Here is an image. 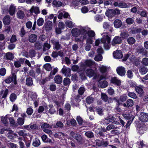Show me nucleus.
<instances>
[{"label":"nucleus","mask_w":148,"mask_h":148,"mask_svg":"<svg viewBox=\"0 0 148 148\" xmlns=\"http://www.w3.org/2000/svg\"><path fill=\"white\" fill-rule=\"evenodd\" d=\"M110 40L111 38L107 35H104V36L100 39H98L96 40L95 45L98 46L100 43H103L104 49L106 50H109L110 47Z\"/></svg>","instance_id":"nucleus-1"},{"label":"nucleus","mask_w":148,"mask_h":148,"mask_svg":"<svg viewBox=\"0 0 148 148\" xmlns=\"http://www.w3.org/2000/svg\"><path fill=\"white\" fill-rule=\"evenodd\" d=\"M120 14V10L117 9L115 10L110 9L106 11V15L108 17H112L116 14Z\"/></svg>","instance_id":"nucleus-2"},{"label":"nucleus","mask_w":148,"mask_h":148,"mask_svg":"<svg viewBox=\"0 0 148 148\" xmlns=\"http://www.w3.org/2000/svg\"><path fill=\"white\" fill-rule=\"evenodd\" d=\"M70 135L76 140L78 143L79 144L82 143L83 139L80 134L75 133L74 132L72 131L70 133Z\"/></svg>","instance_id":"nucleus-3"},{"label":"nucleus","mask_w":148,"mask_h":148,"mask_svg":"<svg viewBox=\"0 0 148 148\" xmlns=\"http://www.w3.org/2000/svg\"><path fill=\"white\" fill-rule=\"evenodd\" d=\"M100 72L102 73V75H100L99 81L103 79H106L108 78L107 74L106 73L107 72L106 67L104 66H102L100 68Z\"/></svg>","instance_id":"nucleus-4"},{"label":"nucleus","mask_w":148,"mask_h":148,"mask_svg":"<svg viewBox=\"0 0 148 148\" xmlns=\"http://www.w3.org/2000/svg\"><path fill=\"white\" fill-rule=\"evenodd\" d=\"M51 42L54 47V49L58 50L61 49L62 47L59 43L58 40L55 39H52L51 40Z\"/></svg>","instance_id":"nucleus-5"},{"label":"nucleus","mask_w":148,"mask_h":148,"mask_svg":"<svg viewBox=\"0 0 148 148\" xmlns=\"http://www.w3.org/2000/svg\"><path fill=\"white\" fill-rule=\"evenodd\" d=\"M61 72L65 77H70L71 76V71L70 69L66 67L65 66H63V67L61 70Z\"/></svg>","instance_id":"nucleus-6"},{"label":"nucleus","mask_w":148,"mask_h":148,"mask_svg":"<svg viewBox=\"0 0 148 148\" xmlns=\"http://www.w3.org/2000/svg\"><path fill=\"white\" fill-rule=\"evenodd\" d=\"M140 121L144 123L148 121V114L146 113L142 112L140 114L139 117Z\"/></svg>","instance_id":"nucleus-7"},{"label":"nucleus","mask_w":148,"mask_h":148,"mask_svg":"<svg viewBox=\"0 0 148 148\" xmlns=\"http://www.w3.org/2000/svg\"><path fill=\"white\" fill-rule=\"evenodd\" d=\"M122 42V39L121 37L119 36L115 37L111 42L113 46H115L117 45L121 44Z\"/></svg>","instance_id":"nucleus-8"},{"label":"nucleus","mask_w":148,"mask_h":148,"mask_svg":"<svg viewBox=\"0 0 148 148\" xmlns=\"http://www.w3.org/2000/svg\"><path fill=\"white\" fill-rule=\"evenodd\" d=\"M86 75L89 77H91L94 76L93 78L96 79L97 77V75H96L94 71L92 69H88L86 71Z\"/></svg>","instance_id":"nucleus-9"},{"label":"nucleus","mask_w":148,"mask_h":148,"mask_svg":"<svg viewBox=\"0 0 148 148\" xmlns=\"http://www.w3.org/2000/svg\"><path fill=\"white\" fill-rule=\"evenodd\" d=\"M118 74L121 76H123L125 75L126 71L125 68L122 66L118 67L116 69Z\"/></svg>","instance_id":"nucleus-10"},{"label":"nucleus","mask_w":148,"mask_h":148,"mask_svg":"<svg viewBox=\"0 0 148 148\" xmlns=\"http://www.w3.org/2000/svg\"><path fill=\"white\" fill-rule=\"evenodd\" d=\"M101 99L104 102L108 103H111L112 99L111 97L108 98V96L105 93H101Z\"/></svg>","instance_id":"nucleus-11"},{"label":"nucleus","mask_w":148,"mask_h":148,"mask_svg":"<svg viewBox=\"0 0 148 148\" xmlns=\"http://www.w3.org/2000/svg\"><path fill=\"white\" fill-rule=\"evenodd\" d=\"M114 58L116 59H120L123 57V54L121 51L120 50H117L113 53Z\"/></svg>","instance_id":"nucleus-12"},{"label":"nucleus","mask_w":148,"mask_h":148,"mask_svg":"<svg viewBox=\"0 0 148 148\" xmlns=\"http://www.w3.org/2000/svg\"><path fill=\"white\" fill-rule=\"evenodd\" d=\"M53 26V23L51 21H47L45 23L44 27L46 30H50L52 29Z\"/></svg>","instance_id":"nucleus-13"},{"label":"nucleus","mask_w":148,"mask_h":148,"mask_svg":"<svg viewBox=\"0 0 148 148\" xmlns=\"http://www.w3.org/2000/svg\"><path fill=\"white\" fill-rule=\"evenodd\" d=\"M103 27L108 31H109L110 33H111L113 31L112 27L107 22H106L104 23Z\"/></svg>","instance_id":"nucleus-14"},{"label":"nucleus","mask_w":148,"mask_h":148,"mask_svg":"<svg viewBox=\"0 0 148 148\" xmlns=\"http://www.w3.org/2000/svg\"><path fill=\"white\" fill-rule=\"evenodd\" d=\"M110 81L111 83L118 86H120L121 84V81L115 77H112Z\"/></svg>","instance_id":"nucleus-15"},{"label":"nucleus","mask_w":148,"mask_h":148,"mask_svg":"<svg viewBox=\"0 0 148 148\" xmlns=\"http://www.w3.org/2000/svg\"><path fill=\"white\" fill-rule=\"evenodd\" d=\"M26 85L28 87L32 86L33 85V81L32 79L30 76L26 77Z\"/></svg>","instance_id":"nucleus-16"},{"label":"nucleus","mask_w":148,"mask_h":148,"mask_svg":"<svg viewBox=\"0 0 148 148\" xmlns=\"http://www.w3.org/2000/svg\"><path fill=\"white\" fill-rule=\"evenodd\" d=\"M8 91V89L1 90L0 92V97H1V99H5L7 97Z\"/></svg>","instance_id":"nucleus-17"},{"label":"nucleus","mask_w":148,"mask_h":148,"mask_svg":"<svg viewBox=\"0 0 148 148\" xmlns=\"http://www.w3.org/2000/svg\"><path fill=\"white\" fill-rule=\"evenodd\" d=\"M3 21L4 25H9L11 21L10 16L8 15H6L3 18Z\"/></svg>","instance_id":"nucleus-18"},{"label":"nucleus","mask_w":148,"mask_h":148,"mask_svg":"<svg viewBox=\"0 0 148 148\" xmlns=\"http://www.w3.org/2000/svg\"><path fill=\"white\" fill-rule=\"evenodd\" d=\"M31 14L34 13L36 14H39L40 12L39 7L37 6H33L29 10Z\"/></svg>","instance_id":"nucleus-19"},{"label":"nucleus","mask_w":148,"mask_h":148,"mask_svg":"<svg viewBox=\"0 0 148 148\" xmlns=\"http://www.w3.org/2000/svg\"><path fill=\"white\" fill-rule=\"evenodd\" d=\"M71 33L72 36L74 37H77L81 34L80 30L77 28H74L71 30Z\"/></svg>","instance_id":"nucleus-20"},{"label":"nucleus","mask_w":148,"mask_h":148,"mask_svg":"<svg viewBox=\"0 0 148 148\" xmlns=\"http://www.w3.org/2000/svg\"><path fill=\"white\" fill-rule=\"evenodd\" d=\"M37 38V36L36 35L32 34L29 36L28 40L30 42L34 43L36 42Z\"/></svg>","instance_id":"nucleus-21"},{"label":"nucleus","mask_w":148,"mask_h":148,"mask_svg":"<svg viewBox=\"0 0 148 148\" xmlns=\"http://www.w3.org/2000/svg\"><path fill=\"white\" fill-rule=\"evenodd\" d=\"M143 87L142 86H136L135 88V90L136 92L139 94L141 95L140 96H141L144 93L143 90Z\"/></svg>","instance_id":"nucleus-22"},{"label":"nucleus","mask_w":148,"mask_h":148,"mask_svg":"<svg viewBox=\"0 0 148 148\" xmlns=\"http://www.w3.org/2000/svg\"><path fill=\"white\" fill-rule=\"evenodd\" d=\"M113 23L114 27L116 28H120L122 25L121 21L119 19L115 20Z\"/></svg>","instance_id":"nucleus-23"},{"label":"nucleus","mask_w":148,"mask_h":148,"mask_svg":"<svg viewBox=\"0 0 148 148\" xmlns=\"http://www.w3.org/2000/svg\"><path fill=\"white\" fill-rule=\"evenodd\" d=\"M36 51L33 49H30L28 51L29 57L31 58L35 57L36 55Z\"/></svg>","instance_id":"nucleus-24"},{"label":"nucleus","mask_w":148,"mask_h":148,"mask_svg":"<svg viewBox=\"0 0 148 148\" xmlns=\"http://www.w3.org/2000/svg\"><path fill=\"white\" fill-rule=\"evenodd\" d=\"M62 81V77L60 75H58L54 77V81L57 84H61Z\"/></svg>","instance_id":"nucleus-25"},{"label":"nucleus","mask_w":148,"mask_h":148,"mask_svg":"<svg viewBox=\"0 0 148 148\" xmlns=\"http://www.w3.org/2000/svg\"><path fill=\"white\" fill-rule=\"evenodd\" d=\"M120 36L123 39H126L129 36L128 32L126 30H124L121 32Z\"/></svg>","instance_id":"nucleus-26"},{"label":"nucleus","mask_w":148,"mask_h":148,"mask_svg":"<svg viewBox=\"0 0 148 148\" xmlns=\"http://www.w3.org/2000/svg\"><path fill=\"white\" fill-rule=\"evenodd\" d=\"M137 52L140 54H142V55L147 56V52L143 48H140L137 50Z\"/></svg>","instance_id":"nucleus-27"},{"label":"nucleus","mask_w":148,"mask_h":148,"mask_svg":"<svg viewBox=\"0 0 148 148\" xmlns=\"http://www.w3.org/2000/svg\"><path fill=\"white\" fill-rule=\"evenodd\" d=\"M41 138L43 141L45 143H51L52 142V140H51L48 138L47 136L45 134L41 136Z\"/></svg>","instance_id":"nucleus-28"},{"label":"nucleus","mask_w":148,"mask_h":148,"mask_svg":"<svg viewBox=\"0 0 148 148\" xmlns=\"http://www.w3.org/2000/svg\"><path fill=\"white\" fill-rule=\"evenodd\" d=\"M89 28L86 27H82L80 28V31L81 34L87 33L90 30Z\"/></svg>","instance_id":"nucleus-29"},{"label":"nucleus","mask_w":148,"mask_h":148,"mask_svg":"<svg viewBox=\"0 0 148 148\" xmlns=\"http://www.w3.org/2000/svg\"><path fill=\"white\" fill-rule=\"evenodd\" d=\"M108 85V83L106 81H102L99 83V86L101 88H105Z\"/></svg>","instance_id":"nucleus-30"},{"label":"nucleus","mask_w":148,"mask_h":148,"mask_svg":"<svg viewBox=\"0 0 148 148\" xmlns=\"http://www.w3.org/2000/svg\"><path fill=\"white\" fill-rule=\"evenodd\" d=\"M16 15L17 17L20 19H23L25 16V14L24 12L21 10H19L18 11Z\"/></svg>","instance_id":"nucleus-31"},{"label":"nucleus","mask_w":148,"mask_h":148,"mask_svg":"<svg viewBox=\"0 0 148 148\" xmlns=\"http://www.w3.org/2000/svg\"><path fill=\"white\" fill-rule=\"evenodd\" d=\"M84 135L88 138H94V136L93 132L90 131L85 132Z\"/></svg>","instance_id":"nucleus-32"},{"label":"nucleus","mask_w":148,"mask_h":148,"mask_svg":"<svg viewBox=\"0 0 148 148\" xmlns=\"http://www.w3.org/2000/svg\"><path fill=\"white\" fill-rule=\"evenodd\" d=\"M40 144V142L39 139L38 138H36L33 140L32 145L35 147H38Z\"/></svg>","instance_id":"nucleus-33"},{"label":"nucleus","mask_w":148,"mask_h":148,"mask_svg":"<svg viewBox=\"0 0 148 148\" xmlns=\"http://www.w3.org/2000/svg\"><path fill=\"white\" fill-rule=\"evenodd\" d=\"M52 4L55 7H60L62 5L63 3L59 1L54 0Z\"/></svg>","instance_id":"nucleus-34"},{"label":"nucleus","mask_w":148,"mask_h":148,"mask_svg":"<svg viewBox=\"0 0 148 148\" xmlns=\"http://www.w3.org/2000/svg\"><path fill=\"white\" fill-rule=\"evenodd\" d=\"M9 118L7 117V116L6 115L5 116H2L1 118V122L5 125L6 126L8 124V119Z\"/></svg>","instance_id":"nucleus-35"},{"label":"nucleus","mask_w":148,"mask_h":148,"mask_svg":"<svg viewBox=\"0 0 148 148\" xmlns=\"http://www.w3.org/2000/svg\"><path fill=\"white\" fill-rule=\"evenodd\" d=\"M139 71L141 74H145L147 72L148 69L145 66H141L140 67Z\"/></svg>","instance_id":"nucleus-36"},{"label":"nucleus","mask_w":148,"mask_h":148,"mask_svg":"<svg viewBox=\"0 0 148 148\" xmlns=\"http://www.w3.org/2000/svg\"><path fill=\"white\" fill-rule=\"evenodd\" d=\"M9 77H11V79L12 82L13 81L15 85H16L17 84L16 80V76L14 73H12Z\"/></svg>","instance_id":"nucleus-37"},{"label":"nucleus","mask_w":148,"mask_h":148,"mask_svg":"<svg viewBox=\"0 0 148 148\" xmlns=\"http://www.w3.org/2000/svg\"><path fill=\"white\" fill-rule=\"evenodd\" d=\"M66 77L64 78L63 81V84L65 86H69L71 83L70 79L68 77Z\"/></svg>","instance_id":"nucleus-38"},{"label":"nucleus","mask_w":148,"mask_h":148,"mask_svg":"<svg viewBox=\"0 0 148 148\" xmlns=\"http://www.w3.org/2000/svg\"><path fill=\"white\" fill-rule=\"evenodd\" d=\"M142 29L141 28H138L137 27H133L131 30V32L133 34H135L141 32Z\"/></svg>","instance_id":"nucleus-39"},{"label":"nucleus","mask_w":148,"mask_h":148,"mask_svg":"<svg viewBox=\"0 0 148 148\" xmlns=\"http://www.w3.org/2000/svg\"><path fill=\"white\" fill-rule=\"evenodd\" d=\"M16 8L13 5H11L10 7L9 12L11 15L13 16L15 13Z\"/></svg>","instance_id":"nucleus-40"},{"label":"nucleus","mask_w":148,"mask_h":148,"mask_svg":"<svg viewBox=\"0 0 148 148\" xmlns=\"http://www.w3.org/2000/svg\"><path fill=\"white\" fill-rule=\"evenodd\" d=\"M123 117L126 119L129 120V121L133 120L134 118V116H132L130 114H123Z\"/></svg>","instance_id":"nucleus-41"},{"label":"nucleus","mask_w":148,"mask_h":148,"mask_svg":"<svg viewBox=\"0 0 148 148\" xmlns=\"http://www.w3.org/2000/svg\"><path fill=\"white\" fill-rule=\"evenodd\" d=\"M58 69L57 68H54L53 70H52L50 72L49 75V77L50 78H53V76L54 75L56 74L58 72Z\"/></svg>","instance_id":"nucleus-42"},{"label":"nucleus","mask_w":148,"mask_h":148,"mask_svg":"<svg viewBox=\"0 0 148 148\" xmlns=\"http://www.w3.org/2000/svg\"><path fill=\"white\" fill-rule=\"evenodd\" d=\"M42 45L39 41H37L34 43V46L38 50H40L42 48Z\"/></svg>","instance_id":"nucleus-43"},{"label":"nucleus","mask_w":148,"mask_h":148,"mask_svg":"<svg viewBox=\"0 0 148 148\" xmlns=\"http://www.w3.org/2000/svg\"><path fill=\"white\" fill-rule=\"evenodd\" d=\"M14 55L10 52L7 53L6 55V59L8 60H12L14 58Z\"/></svg>","instance_id":"nucleus-44"},{"label":"nucleus","mask_w":148,"mask_h":148,"mask_svg":"<svg viewBox=\"0 0 148 148\" xmlns=\"http://www.w3.org/2000/svg\"><path fill=\"white\" fill-rule=\"evenodd\" d=\"M135 39L132 37L128 38L127 39L128 43L130 45H133L136 42Z\"/></svg>","instance_id":"nucleus-45"},{"label":"nucleus","mask_w":148,"mask_h":148,"mask_svg":"<svg viewBox=\"0 0 148 148\" xmlns=\"http://www.w3.org/2000/svg\"><path fill=\"white\" fill-rule=\"evenodd\" d=\"M126 23L128 25H132L133 24L134 22V18L132 17V18H128L126 20Z\"/></svg>","instance_id":"nucleus-46"},{"label":"nucleus","mask_w":148,"mask_h":148,"mask_svg":"<svg viewBox=\"0 0 148 148\" xmlns=\"http://www.w3.org/2000/svg\"><path fill=\"white\" fill-rule=\"evenodd\" d=\"M85 91V88L84 86L80 87L78 90L79 94L81 96L82 95Z\"/></svg>","instance_id":"nucleus-47"},{"label":"nucleus","mask_w":148,"mask_h":148,"mask_svg":"<svg viewBox=\"0 0 148 148\" xmlns=\"http://www.w3.org/2000/svg\"><path fill=\"white\" fill-rule=\"evenodd\" d=\"M51 47L50 45L47 43H45L44 44L43 47V51H45L46 50H47L49 49Z\"/></svg>","instance_id":"nucleus-48"},{"label":"nucleus","mask_w":148,"mask_h":148,"mask_svg":"<svg viewBox=\"0 0 148 148\" xmlns=\"http://www.w3.org/2000/svg\"><path fill=\"white\" fill-rule=\"evenodd\" d=\"M66 25L69 28H72L74 26L75 24L71 21H67L65 22Z\"/></svg>","instance_id":"nucleus-49"},{"label":"nucleus","mask_w":148,"mask_h":148,"mask_svg":"<svg viewBox=\"0 0 148 148\" xmlns=\"http://www.w3.org/2000/svg\"><path fill=\"white\" fill-rule=\"evenodd\" d=\"M25 119L19 117L17 119L16 122L18 125H22L24 123Z\"/></svg>","instance_id":"nucleus-50"},{"label":"nucleus","mask_w":148,"mask_h":148,"mask_svg":"<svg viewBox=\"0 0 148 148\" xmlns=\"http://www.w3.org/2000/svg\"><path fill=\"white\" fill-rule=\"evenodd\" d=\"M127 95L129 97L134 99H136L137 98L136 94L134 92H128Z\"/></svg>","instance_id":"nucleus-51"},{"label":"nucleus","mask_w":148,"mask_h":148,"mask_svg":"<svg viewBox=\"0 0 148 148\" xmlns=\"http://www.w3.org/2000/svg\"><path fill=\"white\" fill-rule=\"evenodd\" d=\"M37 23L39 26L42 25L44 23V20L43 18H40L37 20Z\"/></svg>","instance_id":"nucleus-52"},{"label":"nucleus","mask_w":148,"mask_h":148,"mask_svg":"<svg viewBox=\"0 0 148 148\" xmlns=\"http://www.w3.org/2000/svg\"><path fill=\"white\" fill-rule=\"evenodd\" d=\"M86 102L88 104L92 103L94 101V98L91 96L88 97L86 99Z\"/></svg>","instance_id":"nucleus-53"},{"label":"nucleus","mask_w":148,"mask_h":148,"mask_svg":"<svg viewBox=\"0 0 148 148\" xmlns=\"http://www.w3.org/2000/svg\"><path fill=\"white\" fill-rule=\"evenodd\" d=\"M94 59L97 61H101L102 59V56L101 54L97 55L95 57Z\"/></svg>","instance_id":"nucleus-54"},{"label":"nucleus","mask_w":148,"mask_h":148,"mask_svg":"<svg viewBox=\"0 0 148 148\" xmlns=\"http://www.w3.org/2000/svg\"><path fill=\"white\" fill-rule=\"evenodd\" d=\"M126 103L127 104V106L128 108L131 107L134 105V101L132 99H129L127 100Z\"/></svg>","instance_id":"nucleus-55"},{"label":"nucleus","mask_w":148,"mask_h":148,"mask_svg":"<svg viewBox=\"0 0 148 148\" xmlns=\"http://www.w3.org/2000/svg\"><path fill=\"white\" fill-rule=\"evenodd\" d=\"M17 96L14 93H12L10 96V101L12 102H14L16 99Z\"/></svg>","instance_id":"nucleus-56"},{"label":"nucleus","mask_w":148,"mask_h":148,"mask_svg":"<svg viewBox=\"0 0 148 148\" xmlns=\"http://www.w3.org/2000/svg\"><path fill=\"white\" fill-rule=\"evenodd\" d=\"M127 99V97L126 95L124 94L120 97V100L121 101L123 102L125 101Z\"/></svg>","instance_id":"nucleus-57"},{"label":"nucleus","mask_w":148,"mask_h":148,"mask_svg":"<svg viewBox=\"0 0 148 148\" xmlns=\"http://www.w3.org/2000/svg\"><path fill=\"white\" fill-rule=\"evenodd\" d=\"M33 112V110L31 108L29 107L27 109L26 112L28 115L29 116L31 115Z\"/></svg>","instance_id":"nucleus-58"},{"label":"nucleus","mask_w":148,"mask_h":148,"mask_svg":"<svg viewBox=\"0 0 148 148\" xmlns=\"http://www.w3.org/2000/svg\"><path fill=\"white\" fill-rule=\"evenodd\" d=\"M127 77L130 79L132 78L133 76V74L132 71L131 70H129L127 72Z\"/></svg>","instance_id":"nucleus-59"},{"label":"nucleus","mask_w":148,"mask_h":148,"mask_svg":"<svg viewBox=\"0 0 148 148\" xmlns=\"http://www.w3.org/2000/svg\"><path fill=\"white\" fill-rule=\"evenodd\" d=\"M96 110L97 112L100 115L103 114V110L102 108L98 107L96 108Z\"/></svg>","instance_id":"nucleus-60"},{"label":"nucleus","mask_w":148,"mask_h":148,"mask_svg":"<svg viewBox=\"0 0 148 148\" xmlns=\"http://www.w3.org/2000/svg\"><path fill=\"white\" fill-rule=\"evenodd\" d=\"M30 128L33 130H38L39 129V126L36 124H33L30 126Z\"/></svg>","instance_id":"nucleus-61"},{"label":"nucleus","mask_w":148,"mask_h":148,"mask_svg":"<svg viewBox=\"0 0 148 148\" xmlns=\"http://www.w3.org/2000/svg\"><path fill=\"white\" fill-rule=\"evenodd\" d=\"M98 134L99 136V137L103 140L106 138L107 137V136L101 131H100L99 132Z\"/></svg>","instance_id":"nucleus-62"},{"label":"nucleus","mask_w":148,"mask_h":148,"mask_svg":"<svg viewBox=\"0 0 148 148\" xmlns=\"http://www.w3.org/2000/svg\"><path fill=\"white\" fill-rule=\"evenodd\" d=\"M6 69L4 68H2L0 69V75L1 76H4L6 73Z\"/></svg>","instance_id":"nucleus-63"},{"label":"nucleus","mask_w":148,"mask_h":148,"mask_svg":"<svg viewBox=\"0 0 148 148\" xmlns=\"http://www.w3.org/2000/svg\"><path fill=\"white\" fill-rule=\"evenodd\" d=\"M141 62L142 64L144 65H148V58H144Z\"/></svg>","instance_id":"nucleus-64"}]
</instances>
